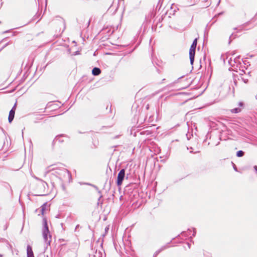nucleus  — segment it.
<instances>
[{
	"mask_svg": "<svg viewBox=\"0 0 257 257\" xmlns=\"http://www.w3.org/2000/svg\"><path fill=\"white\" fill-rule=\"evenodd\" d=\"M55 170V168H50L49 171H52V170Z\"/></svg>",
	"mask_w": 257,
	"mask_h": 257,
	"instance_id": "obj_16",
	"label": "nucleus"
},
{
	"mask_svg": "<svg viewBox=\"0 0 257 257\" xmlns=\"http://www.w3.org/2000/svg\"><path fill=\"white\" fill-rule=\"evenodd\" d=\"M59 171H56V173L58 174L59 175H61L62 173H65L67 174L68 175H69L68 172L66 169H63L62 170H58Z\"/></svg>",
	"mask_w": 257,
	"mask_h": 257,
	"instance_id": "obj_7",
	"label": "nucleus"
},
{
	"mask_svg": "<svg viewBox=\"0 0 257 257\" xmlns=\"http://www.w3.org/2000/svg\"><path fill=\"white\" fill-rule=\"evenodd\" d=\"M101 72V70L98 68H94L92 69V73L93 75L96 76L99 75Z\"/></svg>",
	"mask_w": 257,
	"mask_h": 257,
	"instance_id": "obj_6",
	"label": "nucleus"
},
{
	"mask_svg": "<svg viewBox=\"0 0 257 257\" xmlns=\"http://www.w3.org/2000/svg\"><path fill=\"white\" fill-rule=\"evenodd\" d=\"M242 79L243 80V81L244 82V83H246L247 82V79H244L243 78Z\"/></svg>",
	"mask_w": 257,
	"mask_h": 257,
	"instance_id": "obj_15",
	"label": "nucleus"
},
{
	"mask_svg": "<svg viewBox=\"0 0 257 257\" xmlns=\"http://www.w3.org/2000/svg\"><path fill=\"white\" fill-rule=\"evenodd\" d=\"M108 229H109V227L108 226L106 227L105 228V232H106Z\"/></svg>",
	"mask_w": 257,
	"mask_h": 257,
	"instance_id": "obj_14",
	"label": "nucleus"
},
{
	"mask_svg": "<svg viewBox=\"0 0 257 257\" xmlns=\"http://www.w3.org/2000/svg\"><path fill=\"white\" fill-rule=\"evenodd\" d=\"M27 257H34L32 248L30 245L27 246Z\"/></svg>",
	"mask_w": 257,
	"mask_h": 257,
	"instance_id": "obj_5",
	"label": "nucleus"
},
{
	"mask_svg": "<svg viewBox=\"0 0 257 257\" xmlns=\"http://www.w3.org/2000/svg\"><path fill=\"white\" fill-rule=\"evenodd\" d=\"M15 111V106L10 110L9 115V121L11 122L14 118Z\"/></svg>",
	"mask_w": 257,
	"mask_h": 257,
	"instance_id": "obj_4",
	"label": "nucleus"
},
{
	"mask_svg": "<svg viewBox=\"0 0 257 257\" xmlns=\"http://www.w3.org/2000/svg\"><path fill=\"white\" fill-rule=\"evenodd\" d=\"M193 233L192 235L193 236H195V235L196 234V231H195V229L194 228L193 229Z\"/></svg>",
	"mask_w": 257,
	"mask_h": 257,
	"instance_id": "obj_13",
	"label": "nucleus"
},
{
	"mask_svg": "<svg viewBox=\"0 0 257 257\" xmlns=\"http://www.w3.org/2000/svg\"><path fill=\"white\" fill-rule=\"evenodd\" d=\"M125 177V170L121 169L118 173L117 178V185L120 186L122 184V181Z\"/></svg>",
	"mask_w": 257,
	"mask_h": 257,
	"instance_id": "obj_3",
	"label": "nucleus"
},
{
	"mask_svg": "<svg viewBox=\"0 0 257 257\" xmlns=\"http://www.w3.org/2000/svg\"><path fill=\"white\" fill-rule=\"evenodd\" d=\"M47 207V203H45V204H44L43 205H42L41 209V213H42V214L43 215L44 214L45 211Z\"/></svg>",
	"mask_w": 257,
	"mask_h": 257,
	"instance_id": "obj_8",
	"label": "nucleus"
},
{
	"mask_svg": "<svg viewBox=\"0 0 257 257\" xmlns=\"http://www.w3.org/2000/svg\"><path fill=\"white\" fill-rule=\"evenodd\" d=\"M255 97H256V99H257V95H256Z\"/></svg>",
	"mask_w": 257,
	"mask_h": 257,
	"instance_id": "obj_17",
	"label": "nucleus"
},
{
	"mask_svg": "<svg viewBox=\"0 0 257 257\" xmlns=\"http://www.w3.org/2000/svg\"><path fill=\"white\" fill-rule=\"evenodd\" d=\"M228 63L231 66H233L234 65L231 58H230L228 60Z\"/></svg>",
	"mask_w": 257,
	"mask_h": 257,
	"instance_id": "obj_12",
	"label": "nucleus"
},
{
	"mask_svg": "<svg viewBox=\"0 0 257 257\" xmlns=\"http://www.w3.org/2000/svg\"><path fill=\"white\" fill-rule=\"evenodd\" d=\"M197 46V39H195L190 48L189 50V57L190 60V63L191 65L193 64L194 60V56L195 54V49Z\"/></svg>",
	"mask_w": 257,
	"mask_h": 257,
	"instance_id": "obj_2",
	"label": "nucleus"
},
{
	"mask_svg": "<svg viewBox=\"0 0 257 257\" xmlns=\"http://www.w3.org/2000/svg\"><path fill=\"white\" fill-rule=\"evenodd\" d=\"M31 176L34 178H35V179L37 180H40L42 182V184L43 186H44L45 184L47 185L46 183L44 182L43 181H42V180L40 179L39 178H38V177H37L36 176H35L34 175H33V174H31Z\"/></svg>",
	"mask_w": 257,
	"mask_h": 257,
	"instance_id": "obj_9",
	"label": "nucleus"
},
{
	"mask_svg": "<svg viewBox=\"0 0 257 257\" xmlns=\"http://www.w3.org/2000/svg\"><path fill=\"white\" fill-rule=\"evenodd\" d=\"M243 154H244V153L243 151H239L237 152L236 155L238 157H241L243 156Z\"/></svg>",
	"mask_w": 257,
	"mask_h": 257,
	"instance_id": "obj_10",
	"label": "nucleus"
},
{
	"mask_svg": "<svg viewBox=\"0 0 257 257\" xmlns=\"http://www.w3.org/2000/svg\"><path fill=\"white\" fill-rule=\"evenodd\" d=\"M42 235L43 239L46 244H49L51 242V236L46 220L44 221V227L42 230Z\"/></svg>",
	"mask_w": 257,
	"mask_h": 257,
	"instance_id": "obj_1",
	"label": "nucleus"
},
{
	"mask_svg": "<svg viewBox=\"0 0 257 257\" xmlns=\"http://www.w3.org/2000/svg\"><path fill=\"white\" fill-rule=\"evenodd\" d=\"M240 111V109L238 108H235L231 110V112L232 113H238Z\"/></svg>",
	"mask_w": 257,
	"mask_h": 257,
	"instance_id": "obj_11",
	"label": "nucleus"
}]
</instances>
